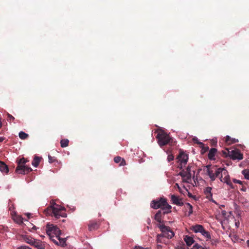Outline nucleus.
<instances>
[{
    "mask_svg": "<svg viewBox=\"0 0 249 249\" xmlns=\"http://www.w3.org/2000/svg\"><path fill=\"white\" fill-rule=\"evenodd\" d=\"M101 222L100 221L90 220L88 224V230L89 231L97 230L100 227Z\"/></svg>",
    "mask_w": 249,
    "mask_h": 249,
    "instance_id": "obj_11",
    "label": "nucleus"
},
{
    "mask_svg": "<svg viewBox=\"0 0 249 249\" xmlns=\"http://www.w3.org/2000/svg\"><path fill=\"white\" fill-rule=\"evenodd\" d=\"M36 229H37V228L35 226H33V227L32 228V229H33L34 230H36Z\"/></svg>",
    "mask_w": 249,
    "mask_h": 249,
    "instance_id": "obj_47",
    "label": "nucleus"
},
{
    "mask_svg": "<svg viewBox=\"0 0 249 249\" xmlns=\"http://www.w3.org/2000/svg\"><path fill=\"white\" fill-rule=\"evenodd\" d=\"M229 157L232 160H241L243 159V155L238 149H231Z\"/></svg>",
    "mask_w": 249,
    "mask_h": 249,
    "instance_id": "obj_8",
    "label": "nucleus"
},
{
    "mask_svg": "<svg viewBox=\"0 0 249 249\" xmlns=\"http://www.w3.org/2000/svg\"><path fill=\"white\" fill-rule=\"evenodd\" d=\"M14 220L19 224L23 223V218L20 216H16L14 219Z\"/></svg>",
    "mask_w": 249,
    "mask_h": 249,
    "instance_id": "obj_30",
    "label": "nucleus"
},
{
    "mask_svg": "<svg viewBox=\"0 0 249 249\" xmlns=\"http://www.w3.org/2000/svg\"><path fill=\"white\" fill-rule=\"evenodd\" d=\"M45 230L47 235L54 243L62 246V238L60 237L61 231L56 226L48 224Z\"/></svg>",
    "mask_w": 249,
    "mask_h": 249,
    "instance_id": "obj_1",
    "label": "nucleus"
},
{
    "mask_svg": "<svg viewBox=\"0 0 249 249\" xmlns=\"http://www.w3.org/2000/svg\"><path fill=\"white\" fill-rule=\"evenodd\" d=\"M178 175L180 176L182 178H186L187 179H190L191 178V175L187 174L184 170L180 171L178 173Z\"/></svg>",
    "mask_w": 249,
    "mask_h": 249,
    "instance_id": "obj_24",
    "label": "nucleus"
},
{
    "mask_svg": "<svg viewBox=\"0 0 249 249\" xmlns=\"http://www.w3.org/2000/svg\"><path fill=\"white\" fill-rule=\"evenodd\" d=\"M211 165H207V174L209 176L211 181H213L215 179V177L214 175V169H211Z\"/></svg>",
    "mask_w": 249,
    "mask_h": 249,
    "instance_id": "obj_13",
    "label": "nucleus"
},
{
    "mask_svg": "<svg viewBox=\"0 0 249 249\" xmlns=\"http://www.w3.org/2000/svg\"><path fill=\"white\" fill-rule=\"evenodd\" d=\"M214 169V175L215 178H220V176H223L224 170H226L224 168H213Z\"/></svg>",
    "mask_w": 249,
    "mask_h": 249,
    "instance_id": "obj_14",
    "label": "nucleus"
},
{
    "mask_svg": "<svg viewBox=\"0 0 249 249\" xmlns=\"http://www.w3.org/2000/svg\"><path fill=\"white\" fill-rule=\"evenodd\" d=\"M29 160L24 158H21L18 162V166L15 172L18 174L23 175L31 172L32 171V169L30 167L25 165V164Z\"/></svg>",
    "mask_w": 249,
    "mask_h": 249,
    "instance_id": "obj_5",
    "label": "nucleus"
},
{
    "mask_svg": "<svg viewBox=\"0 0 249 249\" xmlns=\"http://www.w3.org/2000/svg\"><path fill=\"white\" fill-rule=\"evenodd\" d=\"M165 237L163 236V235L158 234L157 235V239L156 241L157 244L159 243H163V244H166V240L165 239Z\"/></svg>",
    "mask_w": 249,
    "mask_h": 249,
    "instance_id": "obj_20",
    "label": "nucleus"
},
{
    "mask_svg": "<svg viewBox=\"0 0 249 249\" xmlns=\"http://www.w3.org/2000/svg\"><path fill=\"white\" fill-rule=\"evenodd\" d=\"M184 240L188 246H191L194 242V239L188 235L185 236Z\"/></svg>",
    "mask_w": 249,
    "mask_h": 249,
    "instance_id": "obj_21",
    "label": "nucleus"
},
{
    "mask_svg": "<svg viewBox=\"0 0 249 249\" xmlns=\"http://www.w3.org/2000/svg\"><path fill=\"white\" fill-rule=\"evenodd\" d=\"M186 172L187 173V174H189L190 175H191V166H190L189 165H188L187 166V167L186 168Z\"/></svg>",
    "mask_w": 249,
    "mask_h": 249,
    "instance_id": "obj_37",
    "label": "nucleus"
},
{
    "mask_svg": "<svg viewBox=\"0 0 249 249\" xmlns=\"http://www.w3.org/2000/svg\"><path fill=\"white\" fill-rule=\"evenodd\" d=\"M157 133L156 139L158 140V142L160 147L166 145L172 142V139L169 135L166 133L164 130L161 129H157L155 132Z\"/></svg>",
    "mask_w": 249,
    "mask_h": 249,
    "instance_id": "obj_3",
    "label": "nucleus"
},
{
    "mask_svg": "<svg viewBox=\"0 0 249 249\" xmlns=\"http://www.w3.org/2000/svg\"><path fill=\"white\" fill-rule=\"evenodd\" d=\"M223 176H224V178H223V176H220V181L226 183L231 188L233 189L234 187L230 180V176L229 175L228 172L226 170H224Z\"/></svg>",
    "mask_w": 249,
    "mask_h": 249,
    "instance_id": "obj_10",
    "label": "nucleus"
},
{
    "mask_svg": "<svg viewBox=\"0 0 249 249\" xmlns=\"http://www.w3.org/2000/svg\"><path fill=\"white\" fill-rule=\"evenodd\" d=\"M162 249V246L160 244H158L157 245V249Z\"/></svg>",
    "mask_w": 249,
    "mask_h": 249,
    "instance_id": "obj_44",
    "label": "nucleus"
},
{
    "mask_svg": "<svg viewBox=\"0 0 249 249\" xmlns=\"http://www.w3.org/2000/svg\"><path fill=\"white\" fill-rule=\"evenodd\" d=\"M217 152V149L214 148H212L210 149L209 151V153L208 154V158L210 160H214V157L215 155V154Z\"/></svg>",
    "mask_w": 249,
    "mask_h": 249,
    "instance_id": "obj_19",
    "label": "nucleus"
},
{
    "mask_svg": "<svg viewBox=\"0 0 249 249\" xmlns=\"http://www.w3.org/2000/svg\"><path fill=\"white\" fill-rule=\"evenodd\" d=\"M194 248H196V249H207L204 248V247H202V246L199 245L198 244H196L194 246Z\"/></svg>",
    "mask_w": 249,
    "mask_h": 249,
    "instance_id": "obj_36",
    "label": "nucleus"
},
{
    "mask_svg": "<svg viewBox=\"0 0 249 249\" xmlns=\"http://www.w3.org/2000/svg\"><path fill=\"white\" fill-rule=\"evenodd\" d=\"M150 205L154 209L160 208L162 210H170L172 208L171 206L167 203V199L164 198L152 201Z\"/></svg>",
    "mask_w": 249,
    "mask_h": 249,
    "instance_id": "obj_4",
    "label": "nucleus"
},
{
    "mask_svg": "<svg viewBox=\"0 0 249 249\" xmlns=\"http://www.w3.org/2000/svg\"><path fill=\"white\" fill-rule=\"evenodd\" d=\"M69 141L68 139H63V147L68 146Z\"/></svg>",
    "mask_w": 249,
    "mask_h": 249,
    "instance_id": "obj_35",
    "label": "nucleus"
},
{
    "mask_svg": "<svg viewBox=\"0 0 249 249\" xmlns=\"http://www.w3.org/2000/svg\"><path fill=\"white\" fill-rule=\"evenodd\" d=\"M6 115L7 116V120L8 122L14 121L15 120V118L12 115L10 114L9 113H7Z\"/></svg>",
    "mask_w": 249,
    "mask_h": 249,
    "instance_id": "obj_32",
    "label": "nucleus"
},
{
    "mask_svg": "<svg viewBox=\"0 0 249 249\" xmlns=\"http://www.w3.org/2000/svg\"><path fill=\"white\" fill-rule=\"evenodd\" d=\"M225 142L228 144H231L238 142V140L235 138H232L229 136H227L225 137Z\"/></svg>",
    "mask_w": 249,
    "mask_h": 249,
    "instance_id": "obj_17",
    "label": "nucleus"
},
{
    "mask_svg": "<svg viewBox=\"0 0 249 249\" xmlns=\"http://www.w3.org/2000/svg\"><path fill=\"white\" fill-rule=\"evenodd\" d=\"M133 249H149L148 248H144L140 246H136Z\"/></svg>",
    "mask_w": 249,
    "mask_h": 249,
    "instance_id": "obj_43",
    "label": "nucleus"
},
{
    "mask_svg": "<svg viewBox=\"0 0 249 249\" xmlns=\"http://www.w3.org/2000/svg\"><path fill=\"white\" fill-rule=\"evenodd\" d=\"M32 246H35L37 249H44V245L38 240H35Z\"/></svg>",
    "mask_w": 249,
    "mask_h": 249,
    "instance_id": "obj_18",
    "label": "nucleus"
},
{
    "mask_svg": "<svg viewBox=\"0 0 249 249\" xmlns=\"http://www.w3.org/2000/svg\"><path fill=\"white\" fill-rule=\"evenodd\" d=\"M232 181L235 183H238V184H242V182L241 180H238V179H233Z\"/></svg>",
    "mask_w": 249,
    "mask_h": 249,
    "instance_id": "obj_38",
    "label": "nucleus"
},
{
    "mask_svg": "<svg viewBox=\"0 0 249 249\" xmlns=\"http://www.w3.org/2000/svg\"><path fill=\"white\" fill-rule=\"evenodd\" d=\"M206 198L209 200H211L212 198V194H210L209 195H206Z\"/></svg>",
    "mask_w": 249,
    "mask_h": 249,
    "instance_id": "obj_42",
    "label": "nucleus"
},
{
    "mask_svg": "<svg viewBox=\"0 0 249 249\" xmlns=\"http://www.w3.org/2000/svg\"><path fill=\"white\" fill-rule=\"evenodd\" d=\"M67 238H63V248L67 247V244L66 243Z\"/></svg>",
    "mask_w": 249,
    "mask_h": 249,
    "instance_id": "obj_39",
    "label": "nucleus"
},
{
    "mask_svg": "<svg viewBox=\"0 0 249 249\" xmlns=\"http://www.w3.org/2000/svg\"><path fill=\"white\" fill-rule=\"evenodd\" d=\"M186 211H188V216H190L193 213V206L189 203H186L185 205Z\"/></svg>",
    "mask_w": 249,
    "mask_h": 249,
    "instance_id": "obj_23",
    "label": "nucleus"
},
{
    "mask_svg": "<svg viewBox=\"0 0 249 249\" xmlns=\"http://www.w3.org/2000/svg\"><path fill=\"white\" fill-rule=\"evenodd\" d=\"M171 212V210H160L155 215L154 219L156 221L160 223V224L162 223L163 221L162 220V216H164L165 214Z\"/></svg>",
    "mask_w": 249,
    "mask_h": 249,
    "instance_id": "obj_9",
    "label": "nucleus"
},
{
    "mask_svg": "<svg viewBox=\"0 0 249 249\" xmlns=\"http://www.w3.org/2000/svg\"><path fill=\"white\" fill-rule=\"evenodd\" d=\"M174 160V156L173 155H169L167 157V160L168 162L173 161Z\"/></svg>",
    "mask_w": 249,
    "mask_h": 249,
    "instance_id": "obj_34",
    "label": "nucleus"
},
{
    "mask_svg": "<svg viewBox=\"0 0 249 249\" xmlns=\"http://www.w3.org/2000/svg\"><path fill=\"white\" fill-rule=\"evenodd\" d=\"M60 146L62 147V139L60 141Z\"/></svg>",
    "mask_w": 249,
    "mask_h": 249,
    "instance_id": "obj_49",
    "label": "nucleus"
},
{
    "mask_svg": "<svg viewBox=\"0 0 249 249\" xmlns=\"http://www.w3.org/2000/svg\"><path fill=\"white\" fill-rule=\"evenodd\" d=\"M176 159L178 160L177 162L179 163L178 168L181 170L188 162V156L183 151L180 150L179 153L177 156Z\"/></svg>",
    "mask_w": 249,
    "mask_h": 249,
    "instance_id": "obj_7",
    "label": "nucleus"
},
{
    "mask_svg": "<svg viewBox=\"0 0 249 249\" xmlns=\"http://www.w3.org/2000/svg\"><path fill=\"white\" fill-rule=\"evenodd\" d=\"M230 151L231 150L226 149L225 150H223L222 152L224 157H230Z\"/></svg>",
    "mask_w": 249,
    "mask_h": 249,
    "instance_id": "obj_31",
    "label": "nucleus"
},
{
    "mask_svg": "<svg viewBox=\"0 0 249 249\" xmlns=\"http://www.w3.org/2000/svg\"><path fill=\"white\" fill-rule=\"evenodd\" d=\"M245 178L249 180V169H245L242 172Z\"/></svg>",
    "mask_w": 249,
    "mask_h": 249,
    "instance_id": "obj_29",
    "label": "nucleus"
},
{
    "mask_svg": "<svg viewBox=\"0 0 249 249\" xmlns=\"http://www.w3.org/2000/svg\"><path fill=\"white\" fill-rule=\"evenodd\" d=\"M114 161L116 163H118L120 162V163L119 164L120 166H124L126 165V162L124 159L121 158L120 156H117L114 157Z\"/></svg>",
    "mask_w": 249,
    "mask_h": 249,
    "instance_id": "obj_15",
    "label": "nucleus"
},
{
    "mask_svg": "<svg viewBox=\"0 0 249 249\" xmlns=\"http://www.w3.org/2000/svg\"><path fill=\"white\" fill-rule=\"evenodd\" d=\"M67 216V214L66 213H63V218L66 217Z\"/></svg>",
    "mask_w": 249,
    "mask_h": 249,
    "instance_id": "obj_48",
    "label": "nucleus"
},
{
    "mask_svg": "<svg viewBox=\"0 0 249 249\" xmlns=\"http://www.w3.org/2000/svg\"><path fill=\"white\" fill-rule=\"evenodd\" d=\"M158 227L161 231L160 234L163 235V236L164 237L168 239H171L174 236V232L169 227L166 226L162 224L158 225Z\"/></svg>",
    "mask_w": 249,
    "mask_h": 249,
    "instance_id": "obj_6",
    "label": "nucleus"
},
{
    "mask_svg": "<svg viewBox=\"0 0 249 249\" xmlns=\"http://www.w3.org/2000/svg\"><path fill=\"white\" fill-rule=\"evenodd\" d=\"M212 190V188L210 187H208L206 188L205 191V193L206 195H209L210 194H212L211 191Z\"/></svg>",
    "mask_w": 249,
    "mask_h": 249,
    "instance_id": "obj_33",
    "label": "nucleus"
},
{
    "mask_svg": "<svg viewBox=\"0 0 249 249\" xmlns=\"http://www.w3.org/2000/svg\"><path fill=\"white\" fill-rule=\"evenodd\" d=\"M29 135L23 131H20L19 133V137L22 140H25L28 138Z\"/></svg>",
    "mask_w": 249,
    "mask_h": 249,
    "instance_id": "obj_27",
    "label": "nucleus"
},
{
    "mask_svg": "<svg viewBox=\"0 0 249 249\" xmlns=\"http://www.w3.org/2000/svg\"><path fill=\"white\" fill-rule=\"evenodd\" d=\"M40 161V158L38 157L35 156L33 160L32 161V164L34 166L36 167L39 165Z\"/></svg>",
    "mask_w": 249,
    "mask_h": 249,
    "instance_id": "obj_25",
    "label": "nucleus"
},
{
    "mask_svg": "<svg viewBox=\"0 0 249 249\" xmlns=\"http://www.w3.org/2000/svg\"><path fill=\"white\" fill-rule=\"evenodd\" d=\"M212 201L213 202H215V201L213 200H212Z\"/></svg>",
    "mask_w": 249,
    "mask_h": 249,
    "instance_id": "obj_53",
    "label": "nucleus"
},
{
    "mask_svg": "<svg viewBox=\"0 0 249 249\" xmlns=\"http://www.w3.org/2000/svg\"><path fill=\"white\" fill-rule=\"evenodd\" d=\"M24 239L26 243H27L31 245H33V244L34 242H35V239H34L29 236H26Z\"/></svg>",
    "mask_w": 249,
    "mask_h": 249,
    "instance_id": "obj_26",
    "label": "nucleus"
},
{
    "mask_svg": "<svg viewBox=\"0 0 249 249\" xmlns=\"http://www.w3.org/2000/svg\"><path fill=\"white\" fill-rule=\"evenodd\" d=\"M17 249H32L27 246H21Z\"/></svg>",
    "mask_w": 249,
    "mask_h": 249,
    "instance_id": "obj_41",
    "label": "nucleus"
},
{
    "mask_svg": "<svg viewBox=\"0 0 249 249\" xmlns=\"http://www.w3.org/2000/svg\"><path fill=\"white\" fill-rule=\"evenodd\" d=\"M199 144L203 146V149L204 150V151H206L209 149V147H205L204 144L202 142H200Z\"/></svg>",
    "mask_w": 249,
    "mask_h": 249,
    "instance_id": "obj_40",
    "label": "nucleus"
},
{
    "mask_svg": "<svg viewBox=\"0 0 249 249\" xmlns=\"http://www.w3.org/2000/svg\"><path fill=\"white\" fill-rule=\"evenodd\" d=\"M4 140V138L2 137H0V142H3V141Z\"/></svg>",
    "mask_w": 249,
    "mask_h": 249,
    "instance_id": "obj_46",
    "label": "nucleus"
},
{
    "mask_svg": "<svg viewBox=\"0 0 249 249\" xmlns=\"http://www.w3.org/2000/svg\"><path fill=\"white\" fill-rule=\"evenodd\" d=\"M49 162H53V160L52 159V157L51 156H49Z\"/></svg>",
    "mask_w": 249,
    "mask_h": 249,
    "instance_id": "obj_45",
    "label": "nucleus"
},
{
    "mask_svg": "<svg viewBox=\"0 0 249 249\" xmlns=\"http://www.w3.org/2000/svg\"><path fill=\"white\" fill-rule=\"evenodd\" d=\"M247 244L248 247H249V240H248L247 241Z\"/></svg>",
    "mask_w": 249,
    "mask_h": 249,
    "instance_id": "obj_50",
    "label": "nucleus"
},
{
    "mask_svg": "<svg viewBox=\"0 0 249 249\" xmlns=\"http://www.w3.org/2000/svg\"><path fill=\"white\" fill-rule=\"evenodd\" d=\"M204 229V227L201 225H196L193 226L192 228V230L196 233H202Z\"/></svg>",
    "mask_w": 249,
    "mask_h": 249,
    "instance_id": "obj_16",
    "label": "nucleus"
},
{
    "mask_svg": "<svg viewBox=\"0 0 249 249\" xmlns=\"http://www.w3.org/2000/svg\"><path fill=\"white\" fill-rule=\"evenodd\" d=\"M0 170L2 173H7L9 171L8 166L2 161H0Z\"/></svg>",
    "mask_w": 249,
    "mask_h": 249,
    "instance_id": "obj_22",
    "label": "nucleus"
},
{
    "mask_svg": "<svg viewBox=\"0 0 249 249\" xmlns=\"http://www.w3.org/2000/svg\"><path fill=\"white\" fill-rule=\"evenodd\" d=\"M44 213L46 215H51L58 219L62 216V206L55 203H52L51 205L44 211Z\"/></svg>",
    "mask_w": 249,
    "mask_h": 249,
    "instance_id": "obj_2",
    "label": "nucleus"
},
{
    "mask_svg": "<svg viewBox=\"0 0 249 249\" xmlns=\"http://www.w3.org/2000/svg\"><path fill=\"white\" fill-rule=\"evenodd\" d=\"M171 200L173 204L177 206H182L184 204L182 198L175 195L171 196Z\"/></svg>",
    "mask_w": 249,
    "mask_h": 249,
    "instance_id": "obj_12",
    "label": "nucleus"
},
{
    "mask_svg": "<svg viewBox=\"0 0 249 249\" xmlns=\"http://www.w3.org/2000/svg\"><path fill=\"white\" fill-rule=\"evenodd\" d=\"M30 213H27V215L28 216V218H29L30 217Z\"/></svg>",
    "mask_w": 249,
    "mask_h": 249,
    "instance_id": "obj_51",
    "label": "nucleus"
},
{
    "mask_svg": "<svg viewBox=\"0 0 249 249\" xmlns=\"http://www.w3.org/2000/svg\"><path fill=\"white\" fill-rule=\"evenodd\" d=\"M63 211H65V209L64 207H63Z\"/></svg>",
    "mask_w": 249,
    "mask_h": 249,
    "instance_id": "obj_52",
    "label": "nucleus"
},
{
    "mask_svg": "<svg viewBox=\"0 0 249 249\" xmlns=\"http://www.w3.org/2000/svg\"><path fill=\"white\" fill-rule=\"evenodd\" d=\"M202 235H203L205 237L207 238L208 239H210L211 238V235L210 233L206 231L205 229L203 230L202 233H201Z\"/></svg>",
    "mask_w": 249,
    "mask_h": 249,
    "instance_id": "obj_28",
    "label": "nucleus"
}]
</instances>
